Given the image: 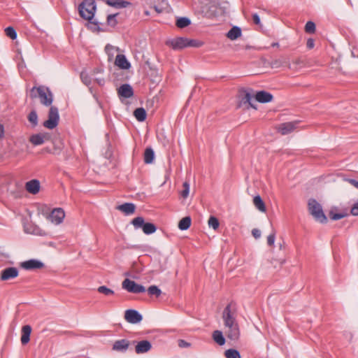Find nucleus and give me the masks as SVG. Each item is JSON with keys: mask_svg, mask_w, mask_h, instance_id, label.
I'll return each instance as SVG.
<instances>
[{"mask_svg": "<svg viewBox=\"0 0 358 358\" xmlns=\"http://www.w3.org/2000/svg\"><path fill=\"white\" fill-rule=\"evenodd\" d=\"M30 98L32 99L39 98L41 103L45 106H50L53 101V95L50 89L41 85L33 87L29 92Z\"/></svg>", "mask_w": 358, "mask_h": 358, "instance_id": "1", "label": "nucleus"}, {"mask_svg": "<svg viewBox=\"0 0 358 358\" xmlns=\"http://www.w3.org/2000/svg\"><path fill=\"white\" fill-rule=\"evenodd\" d=\"M96 10L94 0H84L78 6V12L82 18L90 21L94 18Z\"/></svg>", "mask_w": 358, "mask_h": 358, "instance_id": "2", "label": "nucleus"}, {"mask_svg": "<svg viewBox=\"0 0 358 358\" xmlns=\"http://www.w3.org/2000/svg\"><path fill=\"white\" fill-rule=\"evenodd\" d=\"M308 205L310 213L316 221L322 224L327 222V217L323 212L322 206L315 199H310Z\"/></svg>", "mask_w": 358, "mask_h": 358, "instance_id": "3", "label": "nucleus"}, {"mask_svg": "<svg viewBox=\"0 0 358 358\" xmlns=\"http://www.w3.org/2000/svg\"><path fill=\"white\" fill-rule=\"evenodd\" d=\"M131 224L135 229H142L144 234L147 235L155 233L157 230V227L151 222H145L143 217H136L132 220Z\"/></svg>", "mask_w": 358, "mask_h": 358, "instance_id": "4", "label": "nucleus"}, {"mask_svg": "<svg viewBox=\"0 0 358 358\" xmlns=\"http://www.w3.org/2000/svg\"><path fill=\"white\" fill-rule=\"evenodd\" d=\"M59 114L58 108L55 106H50L48 112V118L43 122V126L49 129L55 128L59 123Z\"/></svg>", "mask_w": 358, "mask_h": 358, "instance_id": "5", "label": "nucleus"}, {"mask_svg": "<svg viewBox=\"0 0 358 358\" xmlns=\"http://www.w3.org/2000/svg\"><path fill=\"white\" fill-rule=\"evenodd\" d=\"M122 287L130 293L139 294L145 292L143 285L137 284L135 281L126 278L122 283Z\"/></svg>", "mask_w": 358, "mask_h": 358, "instance_id": "6", "label": "nucleus"}, {"mask_svg": "<svg viewBox=\"0 0 358 358\" xmlns=\"http://www.w3.org/2000/svg\"><path fill=\"white\" fill-rule=\"evenodd\" d=\"M226 329L225 334L231 341H236L240 337V329L238 322H233L224 324Z\"/></svg>", "mask_w": 358, "mask_h": 358, "instance_id": "7", "label": "nucleus"}, {"mask_svg": "<svg viewBox=\"0 0 358 358\" xmlns=\"http://www.w3.org/2000/svg\"><path fill=\"white\" fill-rule=\"evenodd\" d=\"M222 319L224 324L237 322L236 319V310L232 309V303H229L224 308L222 312Z\"/></svg>", "mask_w": 358, "mask_h": 358, "instance_id": "8", "label": "nucleus"}, {"mask_svg": "<svg viewBox=\"0 0 358 358\" xmlns=\"http://www.w3.org/2000/svg\"><path fill=\"white\" fill-rule=\"evenodd\" d=\"M65 217L64 210L61 208L53 209L47 218L55 224H61Z\"/></svg>", "mask_w": 358, "mask_h": 358, "instance_id": "9", "label": "nucleus"}, {"mask_svg": "<svg viewBox=\"0 0 358 358\" xmlns=\"http://www.w3.org/2000/svg\"><path fill=\"white\" fill-rule=\"evenodd\" d=\"M20 266L25 270L31 271L43 268L45 265L42 262L38 259H31L22 262Z\"/></svg>", "mask_w": 358, "mask_h": 358, "instance_id": "10", "label": "nucleus"}, {"mask_svg": "<svg viewBox=\"0 0 358 358\" xmlns=\"http://www.w3.org/2000/svg\"><path fill=\"white\" fill-rule=\"evenodd\" d=\"M124 318L131 324H137L143 320V316L137 310L129 309L125 311Z\"/></svg>", "mask_w": 358, "mask_h": 358, "instance_id": "11", "label": "nucleus"}, {"mask_svg": "<svg viewBox=\"0 0 358 358\" xmlns=\"http://www.w3.org/2000/svg\"><path fill=\"white\" fill-rule=\"evenodd\" d=\"M19 271L15 267H8L1 271L0 279L1 280H8L13 279L18 275Z\"/></svg>", "mask_w": 358, "mask_h": 358, "instance_id": "12", "label": "nucleus"}, {"mask_svg": "<svg viewBox=\"0 0 358 358\" xmlns=\"http://www.w3.org/2000/svg\"><path fill=\"white\" fill-rule=\"evenodd\" d=\"M117 94L120 97L129 99L134 96V90L129 84H123L117 89Z\"/></svg>", "mask_w": 358, "mask_h": 358, "instance_id": "13", "label": "nucleus"}, {"mask_svg": "<svg viewBox=\"0 0 358 358\" xmlns=\"http://www.w3.org/2000/svg\"><path fill=\"white\" fill-rule=\"evenodd\" d=\"M173 50H180L187 48V38L179 37L172 39L166 43Z\"/></svg>", "mask_w": 358, "mask_h": 358, "instance_id": "14", "label": "nucleus"}, {"mask_svg": "<svg viewBox=\"0 0 358 358\" xmlns=\"http://www.w3.org/2000/svg\"><path fill=\"white\" fill-rule=\"evenodd\" d=\"M40 182L38 180L32 179L25 184L26 190L32 194H36L40 191Z\"/></svg>", "mask_w": 358, "mask_h": 358, "instance_id": "15", "label": "nucleus"}, {"mask_svg": "<svg viewBox=\"0 0 358 358\" xmlns=\"http://www.w3.org/2000/svg\"><path fill=\"white\" fill-rule=\"evenodd\" d=\"M296 122H288L282 123L278 126V131L282 135H287L292 132L296 128Z\"/></svg>", "mask_w": 358, "mask_h": 358, "instance_id": "16", "label": "nucleus"}, {"mask_svg": "<svg viewBox=\"0 0 358 358\" xmlns=\"http://www.w3.org/2000/svg\"><path fill=\"white\" fill-rule=\"evenodd\" d=\"M152 348V345L150 341L143 340L139 341L135 347V352L136 354H143L148 352Z\"/></svg>", "mask_w": 358, "mask_h": 358, "instance_id": "17", "label": "nucleus"}, {"mask_svg": "<svg viewBox=\"0 0 358 358\" xmlns=\"http://www.w3.org/2000/svg\"><path fill=\"white\" fill-rule=\"evenodd\" d=\"M115 64L121 69L127 70L131 67V64L124 55L118 54L115 60Z\"/></svg>", "mask_w": 358, "mask_h": 358, "instance_id": "18", "label": "nucleus"}, {"mask_svg": "<svg viewBox=\"0 0 358 358\" xmlns=\"http://www.w3.org/2000/svg\"><path fill=\"white\" fill-rule=\"evenodd\" d=\"M129 346V341L127 339H121L115 341L113 345V350L125 352Z\"/></svg>", "mask_w": 358, "mask_h": 358, "instance_id": "19", "label": "nucleus"}, {"mask_svg": "<svg viewBox=\"0 0 358 358\" xmlns=\"http://www.w3.org/2000/svg\"><path fill=\"white\" fill-rule=\"evenodd\" d=\"M273 98V96L270 92L264 90L257 92L255 95L256 100L262 103L271 102Z\"/></svg>", "mask_w": 358, "mask_h": 358, "instance_id": "20", "label": "nucleus"}, {"mask_svg": "<svg viewBox=\"0 0 358 358\" xmlns=\"http://www.w3.org/2000/svg\"><path fill=\"white\" fill-rule=\"evenodd\" d=\"M48 139V135L47 134H33L29 138V141L34 145H42L45 140Z\"/></svg>", "mask_w": 358, "mask_h": 358, "instance_id": "21", "label": "nucleus"}, {"mask_svg": "<svg viewBox=\"0 0 358 358\" xmlns=\"http://www.w3.org/2000/svg\"><path fill=\"white\" fill-rule=\"evenodd\" d=\"M252 96L250 94V93L246 92L241 98L238 106L242 107L243 106L245 105L246 108H253L256 109V107L252 104Z\"/></svg>", "mask_w": 358, "mask_h": 358, "instance_id": "22", "label": "nucleus"}, {"mask_svg": "<svg viewBox=\"0 0 358 358\" xmlns=\"http://www.w3.org/2000/svg\"><path fill=\"white\" fill-rule=\"evenodd\" d=\"M31 327L29 325H24L22 328L21 343L22 345L28 343L30 341Z\"/></svg>", "mask_w": 358, "mask_h": 358, "instance_id": "23", "label": "nucleus"}, {"mask_svg": "<svg viewBox=\"0 0 358 358\" xmlns=\"http://www.w3.org/2000/svg\"><path fill=\"white\" fill-rule=\"evenodd\" d=\"M106 4L115 8H126L131 4L129 1L124 0H106Z\"/></svg>", "mask_w": 358, "mask_h": 358, "instance_id": "24", "label": "nucleus"}, {"mask_svg": "<svg viewBox=\"0 0 358 358\" xmlns=\"http://www.w3.org/2000/svg\"><path fill=\"white\" fill-rule=\"evenodd\" d=\"M285 65L289 66V64L288 58L285 56H281L278 59H275L271 62V66L275 69L280 68Z\"/></svg>", "mask_w": 358, "mask_h": 358, "instance_id": "25", "label": "nucleus"}, {"mask_svg": "<svg viewBox=\"0 0 358 358\" xmlns=\"http://www.w3.org/2000/svg\"><path fill=\"white\" fill-rule=\"evenodd\" d=\"M117 209L124 213L126 215H131L134 213L136 206L132 203H124L118 206Z\"/></svg>", "mask_w": 358, "mask_h": 358, "instance_id": "26", "label": "nucleus"}, {"mask_svg": "<svg viewBox=\"0 0 358 358\" xmlns=\"http://www.w3.org/2000/svg\"><path fill=\"white\" fill-rule=\"evenodd\" d=\"M241 29L239 27H233L227 34V37L231 41L237 39L241 36Z\"/></svg>", "mask_w": 358, "mask_h": 358, "instance_id": "27", "label": "nucleus"}, {"mask_svg": "<svg viewBox=\"0 0 358 358\" xmlns=\"http://www.w3.org/2000/svg\"><path fill=\"white\" fill-rule=\"evenodd\" d=\"M212 337L213 341L219 345L222 346L225 344L226 340L223 336L222 331L220 330H215L213 332Z\"/></svg>", "mask_w": 358, "mask_h": 358, "instance_id": "28", "label": "nucleus"}, {"mask_svg": "<svg viewBox=\"0 0 358 358\" xmlns=\"http://www.w3.org/2000/svg\"><path fill=\"white\" fill-rule=\"evenodd\" d=\"M134 115L139 122H143L145 120L147 117L146 111L143 108H137L135 109L134 111Z\"/></svg>", "mask_w": 358, "mask_h": 358, "instance_id": "29", "label": "nucleus"}, {"mask_svg": "<svg viewBox=\"0 0 358 358\" xmlns=\"http://www.w3.org/2000/svg\"><path fill=\"white\" fill-rule=\"evenodd\" d=\"M191 223V217L189 216L185 217L179 221L178 228L182 231L187 230L190 227Z\"/></svg>", "mask_w": 358, "mask_h": 358, "instance_id": "30", "label": "nucleus"}, {"mask_svg": "<svg viewBox=\"0 0 358 358\" xmlns=\"http://www.w3.org/2000/svg\"><path fill=\"white\" fill-rule=\"evenodd\" d=\"M155 159V152L151 148H147L144 152V162L145 164H151Z\"/></svg>", "mask_w": 358, "mask_h": 358, "instance_id": "31", "label": "nucleus"}, {"mask_svg": "<svg viewBox=\"0 0 358 358\" xmlns=\"http://www.w3.org/2000/svg\"><path fill=\"white\" fill-rule=\"evenodd\" d=\"M253 203L255 207L261 212H266V206L259 195L255 196L253 199Z\"/></svg>", "mask_w": 358, "mask_h": 358, "instance_id": "32", "label": "nucleus"}, {"mask_svg": "<svg viewBox=\"0 0 358 358\" xmlns=\"http://www.w3.org/2000/svg\"><path fill=\"white\" fill-rule=\"evenodd\" d=\"M191 24V20L186 17H179L176 20V26L178 28H185L187 26H189Z\"/></svg>", "mask_w": 358, "mask_h": 358, "instance_id": "33", "label": "nucleus"}, {"mask_svg": "<svg viewBox=\"0 0 358 358\" xmlns=\"http://www.w3.org/2000/svg\"><path fill=\"white\" fill-rule=\"evenodd\" d=\"M27 118L34 127L38 125V115L36 110H31L29 113Z\"/></svg>", "mask_w": 358, "mask_h": 358, "instance_id": "34", "label": "nucleus"}, {"mask_svg": "<svg viewBox=\"0 0 358 358\" xmlns=\"http://www.w3.org/2000/svg\"><path fill=\"white\" fill-rule=\"evenodd\" d=\"M226 358H241L240 352L235 349H229L224 352Z\"/></svg>", "mask_w": 358, "mask_h": 358, "instance_id": "35", "label": "nucleus"}, {"mask_svg": "<svg viewBox=\"0 0 358 358\" xmlns=\"http://www.w3.org/2000/svg\"><path fill=\"white\" fill-rule=\"evenodd\" d=\"M148 293L150 296L159 297L162 294V290L156 285H151L148 289Z\"/></svg>", "mask_w": 358, "mask_h": 358, "instance_id": "36", "label": "nucleus"}, {"mask_svg": "<svg viewBox=\"0 0 358 358\" xmlns=\"http://www.w3.org/2000/svg\"><path fill=\"white\" fill-rule=\"evenodd\" d=\"M97 291L106 296H111L114 294V291L105 285L99 286L97 288Z\"/></svg>", "mask_w": 358, "mask_h": 358, "instance_id": "37", "label": "nucleus"}, {"mask_svg": "<svg viewBox=\"0 0 358 358\" xmlns=\"http://www.w3.org/2000/svg\"><path fill=\"white\" fill-rule=\"evenodd\" d=\"M203 45V43L202 41L194 39H189L187 38V47L199 48Z\"/></svg>", "mask_w": 358, "mask_h": 358, "instance_id": "38", "label": "nucleus"}, {"mask_svg": "<svg viewBox=\"0 0 358 358\" xmlns=\"http://www.w3.org/2000/svg\"><path fill=\"white\" fill-rule=\"evenodd\" d=\"M117 15V14H110L107 16L108 25H109L112 27H115L117 25V21L116 20Z\"/></svg>", "mask_w": 358, "mask_h": 358, "instance_id": "39", "label": "nucleus"}, {"mask_svg": "<svg viewBox=\"0 0 358 358\" xmlns=\"http://www.w3.org/2000/svg\"><path fill=\"white\" fill-rule=\"evenodd\" d=\"M6 36L11 39L14 40L17 38V32L12 27H8L5 29Z\"/></svg>", "mask_w": 358, "mask_h": 358, "instance_id": "40", "label": "nucleus"}, {"mask_svg": "<svg viewBox=\"0 0 358 358\" xmlns=\"http://www.w3.org/2000/svg\"><path fill=\"white\" fill-rule=\"evenodd\" d=\"M208 222L209 227H212L215 230L219 227V225H220L219 220L217 217H215L214 216H210Z\"/></svg>", "mask_w": 358, "mask_h": 358, "instance_id": "41", "label": "nucleus"}, {"mask_svg": "<svg viewBox=\"0 0 358 358\" xmlns=\"http://www.w3.org/2000/svg\"><path fill=\"white\" fill-rule=\"evenodd\" d=\"M305 31L308 34H313L315 31V24L312 21H308L305 25Z\"/></svg>", "mask_w": 358, "mask_h": 358, "instance_id": "42", "label": "nucleus"}, {"mask_svg": "<svg viewBox=\"0 0 358 358\" xmlns=\"http://www.w3.org/2000/svg\"><path fill=\"white\" fill-rule=\"evenodd\" d=\"M80 78H81L82 82L85 85L89 86L91 85V83H92L91 78L87 73H86L85 72H81Z\"/></svg>", "mask_w": 358, "mask_h": 358, "instance_id": "43", "label": "nucleus"}, {"mask_svg": "<svg viewBox=\"0 0 358 358\" xmlns=\"http://www.w3.org/2000/svg\"><path fill=\"white\" fill-rule=\"evenodd\" d=\"M183 189L181 192V196L183 198H187L189 192V184L187 182H185L182 185Z\"/></svg>", "mask_w": 358, "mask_h": 358, "instance_id": "44", "label": "nucleus"}, {"mask_svg": "<svg viewBox=\"0 0 358 358\" xmlns=\"http://www.w3.org/2000/svg\"><path fill=\"white\" fill-rule=\"evenodd\" d=\"M345 216V214L344 213H336L333 211H330L329 213V217L332 220H338L342 218H343Z\"/></svg>", "mask_w": 358, "mask_h": 358, "instance_id": "45", "label": "nucleus"}, {"mask_svg": "<svg viewBox=\"0 0 358 358\" xmlns=\"http://www.w3.org/2000/svg\"><path fill=\"white\" fill-rule=\"evenodd\" d=\"M90 22V25L89 26V29H90L93 31H99L101 29L99 27L98 22H92V20L89 21Z\"/></svg>", "mask_w": 358, "mask_h": 358, "instance_id": "46", "label": "nucleus"}, {"mask_svg": "<svg viewBox=\"0 0 358 358\" xmlns=\"http://www.w3.org/2000/svg\"><path fill=\"white\" fill-rule=\"evenodd\" d=\"M275 231H273L267 237V244L269 246H273L275 243Z\"/></svg>", "mask_w": 358, "mask_h": 358, "instance_id": "47", "label": "nucleus"}, {"mask_svg": "<svg viewBox=\"0 0 358 358\" xmlns=\"http://www.w3.org/2000/svg\"><path fill=\"white\" fill-rule=\"evenodd\" d=\"M350 213L354 216H358V201L352 205Z\"/></svg>", "mask_w": 358, "mask_h": 358, "instance_id": "48", "label": "nucleus"}, {"mask_svg": "<svg viewBox=\"0 0 358 358\" xmlns=\"http://www.w3.org/2000/svg\"><path fill=\"white\" fill-rule=\"evenodd\" d=\"M178 346L180 348H188L190 346V343L185 341V340L180 339L178 340Z\"/></svg>", "mask_w": 358, "mask_h": 358, "instance_id": "49", "label": "nucleus"}, {"mask_svg": "<svg viewBox=\"0 0 358 358\" xmlns=\"http://www.w3.org/2000/svg\"><path fill=\"white\" fill-rule=\"evenodd\" d=\"M252 234L255 238L257 239L261 236V231L258 229H253L252 230Z\"/></svg>", "mask_w": 358, "mask_h": 358, "instance_id": "50", "label": "nucleus"}, {"mask_svg": "<svg viewBox=\"0 0 358 358\" xmlns=\"http://www.w3.org/2000/svg\"><path fill=\"white\" fill-rule=\"evenodd\" d=\"M306 46L308 49H312L315 46V41L313 38H308L307 40Z\"/></svg>", "mask_w": 358, "mask_h": 358, "instance_id": "51", "label": "nucleus"}, {"mask_svg": "<svg viewBox=\"0 0 358 358\" xmlns=\"http://www.w3.org/2000/svg\"><path fill=\"white\" fill-rule=\"evenodd\" d=\"M345 180L347 182H348L350 184H351L352 185H353L355 187L358 189V180L352 179V178H348V179H345Z\"/></svg>", "mask_w": 358, "mask_h": 358, "instance_id": "52", "label": "nucleus"}, {"mask_svg": "<svg viewBox=\"0 0 358 358\" xmlns=\"http://www.w3.org/2000/svg\"><path fill=\"white\" fill-rule=\"evenodd\" d=\"M252 20L255 24H260V17L257 13H254L252 15Z\"/></svg>", "mask_w": 358, "mask_h": 358, "instance_id": "53", "label": "nucleus"}, {"mask_svg": "<svg viewBox=\"0 0 358 358\" xmlns=\"http://www.w3.org/2000/svg\"><path fill=\"white\" fill-rule=\"evenodd\" d=\"M345 335L346 338H348L349 340V341H351V340L352 339V337H353L352 334L351 332H345Z\"/></svg>", "mask_w": 358, "mask_h": 358, "instance_id": "54", "label": "nucleus"}, {"mask_svg": "<svg viewBox=\"0 0 358 358\" xmlns=\"http://www.w3.org/2000/svg\"><path fill=\"white\" fill-rule=\"evenodd\" d=\"M4 136V127L0 124V138Z\"/></svg>", "mask_w": 358, "mask_h": 358, "instance_id": "55", "label": "nucleus"}, {"mask_svg": "<svg viewBox=\"0 0 358 358\" xmlns=\"http://www.w3.org/2000/svg\"><path fill=\"white\" fill-rule=\"evenodd\" d=\"M96 81L99 85H103L105 83V80L103 78H96Z\"/></svg>", "mask_w": 358, "mask_h": 358, "instance_id": "56", "label": "nucleus"}, {"mask_svg": "<svg viewBox=\"0 0 358 358\" xmlns=\"http://www.w3.org/2000/svg\"><path fill=\"white\" fill-rule=\"evenodd\" d=\"M271 46L272 47H278L279 46V43H273L271 44Z\"/></svg>", "mask_w": 358, "mask_h": 358, "instance_id": "57", "label": "nucleus"}, {"mask_svg": "<svg viewBox=\"0 0 358 358\" xmlns=\"http://www.w3.org/2000/svg\"><path fill=\"white\" fill-rule=\"evenodd\" d=\"M348 3H349L350 6H352V1H351V0H348Z\"/></svg>", "mask_w": 358, "mask_h": 358, "instance_id": "58", "label": "nucleus"}, {"mask_svg": "<svg viewBox=\"0 0 358 358\" xmlns=\"http://www.w3.org/2000/svg\"><path fill=\"white\" fill-rule=\"evenodd\" d=\"M156 11H157L158 13H160L161 11L157 9V8H155Z\"/></svg>", "mask_w": 358, "mask_h": 358, "instance_id": "59", "label": "nucleus"}]
</instances>
